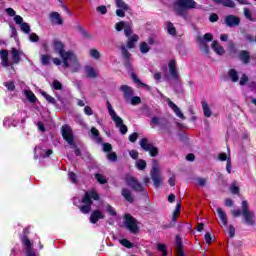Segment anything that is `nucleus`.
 Segmentation results:
<instances>
[{"label": "nucleus", "instance_id": "cd10ccee", "mask_svg": "<svg viewBox=\"0 0 256 256\" xmlns=\"http://www.w3.org/2000/svg\"><path fill=\"white\" fill-rule=\"evenodd\" d=\"M228 77H230L232 83H237V81H239V73L233 68L228 71Z\"/></svg>", "mask_w": 256, "mask_h": 256}, {"label": "nucleus", "instance_id": "7c9ffc66", "mask_svg": "<svg viewBox=\"0 0 256 256\" xmlns=\"http://www.w3.org/2000/svg\"><path fill=\"white\" fill-rule=\"evenodd\" d=\"M187 11V8L181 5H177L175 8L176 15H179V17H187Z\"/></svg>", "mask_w": 256, "mask_h": 256}, {"label": "nucleus", "instance_id": "7ed1b4c3", "mask_svg": "<svg viewBox=\"0 0 256 256\" xmlns=\"http://www.w3.org/2000/svg\"><path fill=\"white\" fill-rule=\"evenodd\" d=\"M106 104L108 113L112 121H114L116 128L119 129L121 135H127V131H129V128L123 123V118L117 115V113L113 109V105H111V102H109V100L106 101Z\"/></svg>", "mask_w": 256, "mask_h": 256}, {"label": "nucleus", "instance_id": "1a4fd4ad", "mask_svg": "<svg viewBox=\"0 0 256 256\" xmlns=\"http://www.w3.org/2000/svg\"><path fill=\"white\" fill-rule=\"evenodd\" d=\"M140 147L146 153H149L150 157H157L159 155V148L155 147L152 143H149V139L142 138L140 140Z\"/></svg>", "mask_w": 256, "mask_h": 256}, {"label": "nucleus", "instance_id": "393cba45", "mask_svg": "<svg viewBox=\"0 0 256 256\" xmlns=\"http://www.w3.org/2000/svg\"><path fill=\"white\" fill-rule=\"evenodd\" d=\"M217 213H218V216H219V219L222 221V224L224 227H227L229 221L227 219V213L225 211H223V208L219 207L217 208Z\"/></svg>", "mask_w": 256, "mask_h": 256}, {"label": "nucleus", "instance_id": "423d86ee", "mask_svg": "<svg viewBox=\"0 0 256 256\" xmlns=\"http://www.w3.org/2000/svg\"><path fill=\"white\" fill-rule=\"evenodd\" d=\"M150 176L154 183V187L159 189L163 184V178L161 177V170L159 169L157 160H153V166L150 170Z\"/></svg>", "mask_w": 256, "mask_h": 256}, {"label": "nucleus", "instance_id": "bb28decb", "mask_svg": "<svg viewBox=\"0 0 256 256\" xmlns=\"http://www.w3.org/2000/svg\"><path fill=\"white\" fill-rule=\"evenodd\" d=\"M21 241L25 247V251H33V248H31L32 247L31 240L29 239L28 236H22Z\"/></svg>", "mask_w": 256, "mask_h": 256}, {"label": "nucleus", "instance_id": "49530a36", "mask_svg": "<svg viewBox=\"0 0 256 256\" xmlns=\"http://www.w3.org/2000/svg\"><path fill=\"white\" fill-rule=\"evenodd\" d=\"M160 129H169V120L167 118H160V124H159Z\"/></svg>", "mask_w": 256, "mask_h": 256}, {"label": "nucleus", "instance_id": "412c9836", "mask_svg": "<svg viewBox=\"0 0 256 256\" xmlns=\"http://www.w3.org/2000/svg\"><path fill=\"white\" fill-rule=\"evenodd\" d=\"M12 63L10 65H19L21 62V53L16 48H12Z\"/></svg>", "mask_w": 256, "mask_h": 256}, {"label": "nucleus", "instance_id": "de8ad7c7", "mask_svg": "<svg viewBox=\"0 0 256 256\" xmlns=\"http://www.w3.org/2000/svg\"><path fill=\"white\" fill-rule=\"evenodd\" d=\"M228 51L231 55H237V45H235L233 42H230L228 44Z\"/></svg>", "mask_w": 256, "mask_h": 256}, {"label": "nucleus", "instance_id": "e2e57ef3", "mask_svg": "<svg viewBox=\"0 0 256 256\" xmlns=\"http://www.w3.org/2000/svg\"><path fill=\"white\" fill-rule=\"evenodd\" d=\"M29 40L31 41V43H38L39 35H37L36 33H31L29 35Z\"/></svg>", "mask_w": 256, "mask_h": 256}, {"label": "nucleus", "instance_id": "69168bd1", "mask_svg": "<svg viewBox=\"0 0 256 256\" xmlns=\"http://www.w3.org/2000/svg\"><path fill=\"white\" fill-rule=\"evenodd\" d=\"M228 234L230 239H233V237H235V227H233V225H230L228 227Z\"/></svg>", "mask_w": 256, "mask_h": 256}, {"label": "nucleus", "instance_id": "f3484780", "mask_svg": "<svg viewBox=\"0 0 256 256\" xmlns=\"http://www.w3.org/2000/svg\"><path fill=\"white\" fill-rule=\"evenodd\" d=\"M49 20L53 25H63V18H61L59 12H51L49 14Z\"/></svg>", "mask_w": 256, "mask_h": 256}, {"label": "nucleus", "instance_id": "f704fd0d", "mask_svg": "<svg viewBox=\"0 0 256 256\" xmlns=\"http://www.w3.org/2000/svg\"><path fill=\"white\" fill-rule=\"evenodd\" d=\"M140 110L142 112V115H144L145 117H151V115H153V112L148 105L142 106Z\"/></svg>", "mask_w": 256, "mask_h": 256}, {"label": "nucleus", "instance_id": "09e8293b", "mask_svg": "<svg viewBox=\"0 0 256 256\" xmlns=\"http://www.w3.org/2000/svg\"><path fill=\"white\" fill-rule=\"evenodd\" d=\"M20 29L21 31H23V33H26V35H28V33H31V26H29L27 22L22 23L20 25Z\"/></svg>", "mask_w": 256, "mask_h": 256}, {"label": "nucleus", "instance_id": "ddd939ff", "mask_svg": "<svg viewBox=\"0 0 256 256\" xmlns=\"http://www.w3.org/2000/svg\"><path fill=\"white\" fill-rule=\"evenodd\" d=\"M120 91L123 92V98L125 99V101H130L131 97H133L134 95V91L133 88H131V86L129 85H122L120 87Z\"/></svg>", "mask_w": 256, "mask_h": 256}, {"label": "nucleus", "instance_id": "4468645a", "mask_svg": "<svg viewBox=\"0 0 256 256\" xmlns=\"http://www.w3.org/2000/svg\"><path fill=\"white\" fill-rule=\"evenodd\" d=\"M105 219V214L101 212V210L97 209L92 211L90 215V223L95 225L96 223H99V220Z\"/></svg>", "mask_w": 256, "mask_h": 256}, {"label": "nucleus", "instance_id": "c756f323", "mask_svg": "<svg viewBox=\"0 0 256 256\" xmlns=\"http://www.w3.org/2000/svg\"><path fill=\"white\" fill-rule=\"evenodd\" d=\"M76 29L81 32V35L84 39H93V36L91 35V33H89L87 30H85V28H83V26L78 25L76 26Z\"/></svg>", "mask_w": 256, "mask_h": 256}, {"label": "nucleus", "instance_id": "603ef678", "mask_svg": "<svg viewBox=\"0 0 256 256\" xmlns=\"http://www.w3.org/2000/svg\"><path fill=\"white\" fill-rule=\"evenodd\" d=\"M127 25L126 21H120L115 24L116 31H123L125 29V26Z\"/></svg>", "mask_w": 256, "mask_h": 256}, {"label": "nucleus", "instance_id": "0e129e2a", "mask_svg": "<svg viewBox=\"0 0 256 256\" xmlns=\"http://www.w3.org/2000/svg\"><path fill=\"white\" fill-rule=\"evenodd\" d=\"M130 99L131 105H139V103H141V97L139 96H132Z\"/></svg>", "mask_w": 256, "mask_h": 256}, {"label": "nucleus", "instance_id": "c9c22d12", "mask_svg": "<svg viewBox=\"0 0 256 256\" xmlns=\"http://www.w3.org/2000/svg\"><path fill=\"white\" fill-rule=\"evenodd\" d=\"M40 61L42 63V65L47 66L51 64V56H49L48 54H42L40 57Z\"/></svg>", "mask_w": 256, "mask_h": 256}, {"label": "nucleus", "instance_id": "2eb2a0df", "mask_svg": "<svg viewBox=\"0 0 256 256\" xmlns=\"http://www.w3.org/2000/svg\"><path fill=\"white\" fill-rule=\"evenodd\" d=\"M168 68L170 71V75L173 79H179V72L177 71V62L175 59L170 60L168 63Z\"/></svg>", "mask_w": 256, "mask_h": 256}, {"label": "nucleus", "instance_id": "4be33fe9", "mask_svg": "<svg viewBox=\"0 0 256 256\" xmlns=\"http://www.w3.org/2000/svg\"><path fill=\"white\" fill-rule=\"evenodd\" d=\"M239 59L244 63V65H249L251 61V55L249 54V51L247 50H242L239 53Z\"/></svg>", "mask_w": 256, "mask_h": 256}, {"label": "nucleus", "instance_id": "ea45409f", "mask_svg": "<svg viewBox=\"0 0 256 256\" xmlns=\"http://www.w3.org/2000/svg\"><path fill=\"white\" fill-rule=\"evenodd\" d=\"M240 191L241 189L239 188V186H237V182H232V184L230 185V192L232 193V195H239Z\"/></svg>", "mask_w": 256, "mask_h": 256}, {"label": "nucleus", "instance_id": "a18cd8bd", "mask_svg": "<svg viewBox=\"0 0 256 256\" xmlns=\"http://www.w3.org/2000/svg\"><path fill=\"white\" fill-rule=\"evenodd\" d=\"M157 250L162 253V256H167L169 253L167 252V246L165 244H157Z\"/></svg>", "mask_w": 256, "mask_h": 256}, {"label": "nucleus", "instance_id": "8fccbe9b", "mask_svg": "<svg viewBox=\"0 0 256 256\" xmlns=\"http://www.w3.org/2000/svg\"><path fill=\"white\" fill-rule=\"evenodd\" d=\"M222 5L224 7H230V9H235V2L233 0H222Z\"/></svg>", "mask_w": 256, "mask_h": 256}, {"label": "nucleus", "instance_id": "c85d7f7f", "mask_svg": "<svg viewBox=\"0 0 256 256\" xmlns=\"http://www.w3.org/2000/svg\"><path fill=\"white\" fill-rule=\"evenodd\" d=\"M85 71H86V75L89 79H96L97 72H95V68H93L91 66H86Z\"/></svg>", "mask_w": 256, "mask_h": 256}, {"label": "nucleus", "instance_id": "2f4dec72", "mask_svg": "<svg viewBox=\"0 0 256 256\" xmlns=\"http://www.w3.org/2000/svg\"><path fill=\"white\" fill-rule=\"evenodd\" d=\"M26 98L30 103H36L37 102V96L33 93L31 90H25L24 91Z\"/></svg>", "mask_w": 256, "mask_h": 256}, {"label": "nucleus", "instance_id": "20e7f679", "mask_svg": "<svg viewBox=\"0 0 256 256\" xmlns=\"http://www.w3.org/2000/svg\"><path fill=\"white\" fill-rule=\"evenodd\" d=\"M125 183L128 187L131 188L132 191L135 193H144V195H148L145 190V186L139 182V179L135 178L134 176L128 175L125 177Z\"/></svg>", "mask_w": 256, "mask_h": 256}, {"label": "nucleus", "instance_id": "6e6552de", "mask_svg": "<svg viewBox=\"0 0 256 256\" xmlns=\"http://www.w3.org/2000/svg\"><path fill=\"white\" fill-rule=\"evenodd\" d=\"M62 138L70 147H75V136L73 135V129L71 126L64 124L61 127Z\"/></svg>", "mask_w": 256, "mask_h": 256}, {"label": "nucleus", "instance_id": "473e14b6", "mask_svg": "<svg viewBox=\"0 0 256 256\" xmlns=\"http://www.w3.org/2000/svg\"><path fill=\"white\" fill-rule=\"evenodd\" d=\"M91 134L93 135L94 139H96L97 143H102L103 142V138H101L99 130H97V128L92 127L91 128Z\"/></svg>", "mask_w": 256, "mask_h": 256}, {"label": "nucleus", "instance_id": "3c124183", "mask_svg": "<svg viewBox=\"0 0 256 256\" xmlns=\"http://www.w3.org/2000/svg\"><path fill=\"white\" fill-rule=\"evenodd\" d=\"M90 57L92 59H101V53L97 51V49L93 48L90 50Z\"/></svg>", "mask_w": 256, "mask_h": 256}, {"label": "nucleus", "instance_id": "864d4df0", "mask_svg": "<svg viewBox=\"0 0 256 256\" xmlns=\"http://www.w3.org/2000/svg\"><path fill=\"white\" fill-rule=\"evenodd\" d=\"M175 246H176V249H182L183 248V240L181 239V236H179V235H176Z\"/></svg>", "mask_w": 256, "mask_h": 256}, {"label": "nucleus", "instance_id": "a19ab883", "mask_svg": "<svg viewBox=\"0 0 256 256\" xmlns=\"http://www.w3.org/2000/svg\"><path fill=\"white\" fill-rule=\"evenodd\" d=\"M94 177L96 181L100 183V185L107 184V179L105 178V176H103V174L96 173Z\"/></svg>", "mask_w": 256, "mask_h": 256}, {"label": "nucleus", "instance_id": "13d9d810", "mask_svg": "<svg viewBox=\"0 0 256 256\" xmlns=\"http://www.w3.org/2000/svg\"><path fill=\"white\" fill-rule=\"evenodd\" d=\"M4 87L8 89V91H15V82H4Z\"/></svg>", "mask_w": 256, "mask_h": 256}, {"label": "nucleus", "instance_id": "774afa93", "mask_svg": "<svg viewBox=\"0 0 256 256\" xmlns=\"http://www.w3.org/2000/svg\"><path fill=\"white\" fill-rule=\"evenodd\" d=\"M14 21H15L16 25H21L22 23H25V22H23V17H21L20 15L14 16Z\"/></svg>", "mask_w": 256, "mask_h": 256}, {"label": "nucleus", "instance_id": "a878e982", "mask_svg": "<svg viewBox=\"0 0 256 256\" xmlns=\"http://www.w3.org/2000/svg\"><path fill=\"white\" fill-rule=\"evenodd\" d=\"M202 105V110L204 112V117H211L212 112H211V108L209 107V103H207V101L203 100L201 102Z\"/></svg>", "mask_w": 256, "mask_h": 256}, {"label": "nucleus", "instance_id": "6e6d98bb", "mask_svg": "<svg viewBox=\"0 0 256 256\" xmlns=\"http://www.w3.org/2000/svg\"><path fill=\"white\" fill-rule=\"evenodd\" d=\"M52 87L53 89H55V91H61V89H63V84H61V82H59L58 80H54L52 83Z\"/></svg>", "mask_w": 256, "mask_h": 256}, {"label": "nucleus", "instance_id": "9b49d317", "mask_svg": "<svg viewBox=\"0 0 256 256\" xmlns=\"http://www.w3.org/2000/svg\"><path fill=\"white\" fill-rule=\"evenodd\" d=\"M120 50L124 59V67L128 71H130V69H133V67L131 66V53L129 52V50H127V47L125 45H121Z\"/></svg>", "mask_w": 256, "mask_h": 256}, {"label": "nucleus", "instance_id": "5701e85b", "mask_svg": "<svg viewBox=\"0 0 256 256\" xmlns=\"http://www.w3.org/2000/svg\"><path fill=\"white\" fill-rule=\"evenodd\" d=\"M121 195L126 201H128V203H135V199L133 198V194H131V190L122 188Z\"/></svg>", "mask_w": 256, "mask_h": 256}, {"label": "nucleus", "instance_id": "f03ea898", "mask_svg": "<svg viewBox=\"0 0 256 256\" xmlns=\"http://www.w3.org/2000/svg\"><path fill=\"white\" fill-rule=\"evenodd\" d=\"M99 199H101V196H99V193H97V191L92 190L90 192H85L82 198V203L84 205L80 206L81 213H83L84 215L91 213V205H93V200L99 201Z\"/></svg>", "mask_w": 256, "mask_h": 256}, {"label": "nucleus", "instance_id": "f8f14e48", "mask_svg": "<svg viewBox=\"0 0 256 256\" xmlns=\"http://www.w3.org/2000/svg\"><path fill=\"white\" fill-rule=\"evenodd\" d=\"M224 23L227 27H239V25H241V19L239 16L227 15L224 19Z\"/></svg>", "mask_w": 256, "mask_h": 256}, {"label": "nucleus", "instance_id": "680f3d73", "mask_svg": "<svg viewBox=\"0 0 256 256\" xmlns=\"http://www.w3.org/2000/svg\"><path fill=\"white\" fill-rule=\"evenodd\" d=\"M103 151L104 153H111L113 151V146L111 145V143H104Z\"/></svg>", "mask_w": 256, "mask_h": 256}, {"label": "nucleus", "instance_id": "72a5a7b5", "mask_svg": "<svg viewBox=\"0 0 256 256\" xmlns=\"http://www.w3.org/2000/svg\"><path fill=\"white\" fill-rule=\"evenodd\" d=\"M115 4L118 9H123V11H129V5H127V3H125L123 0H116Z\"/></svg>", "mask_w": 256, "mask_h": 256}, {"label": "nucleus", "instance_id": "39448f33", "mask_svg": "<svg viewBox=\"0 0 256 256\" xmlns=\"http://www.w3.org/2000/svg\"><path fill=\"white\" fill-rule=\"evenodd\" d=\"M242 216L244 217V223L253 227L255 225V213L249 210V203L247 200L242 201Z\"/></svg>", "mask_w": 256, "mask_h": 256}, {"label": "nucleus", "instance_id": "f257e3e1", "mask_svg": "<svg viewBox=\"0 0 256 256\" xmlns=\"http://www.w3.org/2000/svg\"><path fill=\"white\" fill-rule=\"evenodd\" d=\"M53 51L60 55L63 67L69 68V63L79 67V60L73 51H65V44L60 40H53Z\"/></svg>", "mask_w": 256, "mask_h": 256}, {"label": "nucleus", "instance_id": "e433bc0d", "mask_svg": "<svg viewBox=\"0 0 256 256\" xmlns=\"http://www.w3.org/2000/svg\"><path fill=\"white\" fill-rule=\"evenodd\" d=\"M133 34V26H131V23L126 22V26H124V35L127 37H131Z\"/></svg>", "mask_w": 256, "mask_h": 256}, {"label": "nucleus", "instance_id": "c03bdc74", "mask_svg": "<svg viewBox=\"0 0 256 256\" xmlns=\"http://www.w3.org/2000/svg\"><path fill=\"white\" fill-rule=\"evenodd\" d=\"M149 51H151V47H149V44H147V42H142L140 44V53H149Z\"/></svg>", "mask_w": 256, "mask_h": 256}, {"label": "nucleus", "instance_id": "b1692460", "mask_svg": "<svg viewBox=\"0 0 256 256\" xmlns=\"http://www.w3.org/2000/svg\"><path fill=\"white\" fill-rule=\"evenodd\" d=\"M131 79L132 81H134V83H136V85H138V87H144L146 91H150L151 90V86L143 83L139 77H137V74L132 73L131 74Z\"/></svg>", "mask_w": 256, "mask_h": 256}, {"label": "nucleus", "instance_id": "37998d69", "mask_svg": "<svg viewBox=\"0 0 256 256\" xmlns=\"http://www.w3.org/2000/svg\"><path fill=\"white\" fill-rule=\"evenodd\" d=\"M136 167L139 169V171H144V169H147V162L143 159H140L137 161Z\"/></svg>", "mask_w": 256, "mask_h": 256}, {"label": "nucleus", "instance_id": "338daca9", "mask_svg": "<svg viewBox=\"0 0 256 256\" xmlns=\"http://www.w3.org/2000/svg\"><path fill=\"white\" fill-rule=\"evenodd\" d=\"M107 159L109 161H117V153H115V152L108 153Z\"/></svg>", "mask_w": 256, "mask_h": 256}, {"label": "nucleus", "instance_id": "bf43d9fd", "mask_svg": "<svg viewBox=\"0 0 256 256\" xmlns=\"http://www.w3.org/2000/svg\"><path fill=\"white\" fill-rule=\"evenodd\" d=\"M97 13H100V15H107V6L101 5L96 8Z\"/></svg>", "mask_w": 256, "mask_h": 256}, {"label": "nucleus", "instance_id": "9d476101", "mask_svg": "<svg viewBox=\"0 0 256 256\" xmlns=\"http://www.w3.org/2000/svg\"><path fill=\"white\" fill-rule=\"evenodd\" d=\"M197 41L204 53H206V55L209 54V44L207 43H211V41H213V34L206 33L203 37L198 36Z\"/></svg>", "mask_w": 256, "mask_h": 256}, {"label": "nucleus", "instance_id": "6ab92c4d", "mask_svg": "<svg viewBox=\"0 0 256 256\" xmlns=\"http://www.w3.org/2000/svg\"><path fill=\"white\" fill-rule=\"evenodd\" d=\"M211 47L216 55H225V48L219 44V41L214 40Z\"/></svg>", "mask_w": 256, "mask_h": 256}, {"label": "nucleus", "instance_id": "a211bd4d", "mask_svg": "<svg viewBox=\"0 0 256 256\" xmlns=\"http://www.w3.org/2000/svg\"><path fill=\"white\" fill-rule=\"evenodd\" d=\"M168 107L174 111L175 115H177L180 119H185V115H183V112H181V109H179V106L175 104L171 99H168L167 101Z\"/></svg>", "mask_w": 256, "mask_h": 256}, {"label": "nucleus", "instance_id": "58836bf2", "mask_svg": "<svg viewBox=\"0 0 256 256\" xmlns=\"http://www.w3.org/2000/svg\"><path fill=\"white\" fill-rule=\"evenodd\" d=\"M120 245L126 247V249H133L135 247V244L125 238L120 240Z\"/></svg>", "mask_w": 256, "mask_h": 256}, {"label": "nucleus", "instance_id": "4d7b16f0", "mask_svg": "<svg viewBox=\"0 0 256 256\" xmlns=\"http://www.w3.org/2000/svg\"><path fill=\"white\" fill-rule=\"evenodd\" d=\"M248 82H249V76H247V74H243L242 77L240 78L239 85L243 87L247 85Z\"/></svg>", "mask_w": 256, "mask_h": 256}, {"label": "nucleus", "instance_id": "052dcab7", "mask_svg": "<svg viewBox=\"0 0 256 256\" xmlns=\"http://www.w3.org/2000/svg\"><path fill=\"white\" fill-rule=\"evenodd\" d=\"M137 139H139V133L137 132H134L128 136V140L130 141V143H135Z\"/></svg>", "mask_w": 256, "mask_h": 256}, {"label": "nucleus", "instance_id": "4c0bfd02", "mask_svg": "<svg viewBox=\"0 0 256 256\" xmlns=\"http://www.w3.org/2000/svg\"><path fill=\"white\" fill-rule=\"evenodd\" d=\"M41 95H42V97L45 98L46 101H47L48 103H50L51 105H55V103H57V100H55V99L53 98V96L47 94V92H41Z\"/></svg>", "mask_w": 256, "mask_h": 256}, {"label": "nucleus", "instance_id": "dca6fc26", "mask_svg": "<svg viewBox=\"0 0 256 256\" xmlns=\"http://www.w3.org/2000/svg\"><path fill=\"white\" fill-rule=\"evenodd\" d=\"M176 5H181V7H184L189 11V9H195V7H197V2L194 0H178Z\"/></svg>", "mask_w": 256, "mask_h": 256}, {"label": "nucleus", "instance_id": "79ce46f5", "mask_svg": "<svg viewBox=\"0 0 256 256\" xmlns=\"http://www.w3.org/2000/svg\"><path fill=\"white\" fill-rule=\"evenodd\" d=\"M167 29H168L169 35H172L173 37H175V35H177V28H175L173 23L168 22Z\"/></svg>", "mask_w": 256, "mask_h": 256}, {"label": "nucleus", "instance_id": "aec40b11", "mask_svg": "<svg viewBox=\"0 0 256 256\" xmlns=\"http://www.w3.org/2000/svg\"><path fill=\"white\" fill-rule=\"evenodd\" d=\"M137 41H139V35L137 34H133L132 36L128 37L126 44L127 49H135Z\"/></svg>", "mask_w": 256, "mask_h": 256}, {"label": "nucleus", "instance_id": "0eeeda50", "mask_svg": "<svg viewBox=\"0 0 256 256\" xmlns=\"http://www.w3.org/2000/svg\"><path fill=\"white\" fill-rule=\"evenodd\" d=\"M124 225L130 233H133V235H137L139 233V222H137V219L130 214L124 215Z\"/></svg>", "mask_w": 256, "mask_h": 256}, {"label": "nucleus", "instance_id": "5fc2aeb1", "mask_svg": "<svg viewBox=\"0 0 256 256\" xmlns=\"http://www.w3.org/2000/svg\"><path fill=\"white\" fill-rule=\"evenodd\" d=\"M106 209H107V213H109L112 217L117 216V211H115V208L111 206V204H107Z\"/></svg>", "mask_w": 256, "mask_h": 256}]
</instances>
